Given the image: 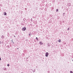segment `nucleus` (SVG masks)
I'll return each mask as SVG.
<instances>
[{
    "instance_id": "obj_5",
    "label": "nucleus",
    "mask_w": 73,
    "mask_h": 73,
    "mask_svg": "<svg viewBox=\"0 0 73 73\" xmlns=\"http://www.w3.org/2000/svg\"><path fill=\"white\" fill-rule=\"evenodd\" d=\"M61 40L60 39H59L58 41L59 42H61Z\"/></svg>"
},
{
    "instance_id": "obj_9",
    "label": "nucleus",
    "mask_w": 73,
    "mask_h": 73,
    "mask_svg": "<svg viewBox=\"0 0 73 73\" xmlns=\"http://www.w3.org/2000/svg\"><path fill=\"white\" fill-rule=\"evenodd\" d=\"M70 73H73V72H72V71H70Z\"/></svg>"
},
{
    "instance_id": "obj_4",
    "label": "nucleus",
    "mask_w": 73,
    "mask_h": 73,
    "mask_svg": "<svg viewBox=\"0 0 73 73\" xmlns=\"http://www.w3.org/2000/svg\"><path fill=\"white\" fill-rule=\"evenodd\" d=\"M39 43H40V45H42L43 44V43L41 42H40Z\"/></svg>"
},
{
    "instance_id": "obj_7",
    "label": "nucleus",
    "mask_w": 73,
    "mask_h": 73,
    "mask_svg": "<svg viewBox=\"0 0 73 73\" xmlns=\"http://www.w3.org/2000/svg\"><path fill=\"white\" fill-rule=\"evenodd\" d=\"M56 12H58V9H56Z\"/></svg>"
},
{
    "instance_id": "obj_13",
    "label": "nucleus",
    "mask_w": 73,
    "mask_h": 73,
    "mask_svg": "<svg viewBox=\"0 0 73 73\" xmlns=\"http://www.w3.org/2000/svg\"><path fill=\"white\" fill-rule=\"evenodd\" d=\"M69 28H68V30H69Z\"/></svg>"
},
{
    "instance_id": "obj_14",
    "label": "nucleus",
    "mask_w": 73,
    "mask_h": 73,
    "mask_svg": "<svg viewBox=\"0 0 73 73\" xmlns=\"http://www.w3.org/2000/svg\"><path fill=\"white\" fill-rule=\"evenodd\" d=\"M17 49H19V48H18Z\"/></svg>"
},
{
    "instance_id": "obj_12",
    "label": "nucleus",
    "mask_w": 73,
    "mask_h": 73,
    "mask_svg": "<svg viewBox=\"0 0 73 73\" xmlns=\"http://www.w3.org/2000/svg\"><path fill=\"white\" fill-rule=\"evenodd\" d=\"M0 44H1V41H0Z\"/></svg>"
},
{
    "instance_id": "obj_3",
    "label": "nucleus",
    "mask_w": 73,
    "mask_h": 73,
    "mask_svg": "<svg viewBox=\"0 0 73 73\" xmlns=\"http://www.w3.org/2000/svg\"><path fill=\"white\" fill-rule=\"evenodd\" d=\"M7 15V13L5 12L4 13V15L5 16Z\"/></svg>"
},
{
    "instance_id": "obj_2",
    "label": "nucleus",
    "mask_w": 73,
    "mask_h": 73,
    "mask_svg": "<svg viewBox=\"0 0 73 73\" xmlns=\"http://www.w3.org/2000/svg\"><path fill=\"white\" fill-rule=\"evenodd\" d=\"M48 55H49V53H48V52H46L45 55L46 57H48Z\"/></svg>"
},
{
    "instance_id": "obj_1",
    "label": "nucleus",
    "mask_w": 73,
    "mask_h": 73,
    "mask_svg": "<svg viewBox=\"0 0 73 73\" xmlns=\"http://www.w3.org/2000/svg\"><path fill=\"white\" fill-rule=\"evenodd\" d=\"M26 28L25 27H23L22 29V31H24L26 30Z\"/></svg>"
},
{
    "instance_id": "obj_6",
    "label": "nucleus",
    "mask_w": 73,
    "mask_h": 73,
    "mask_svg": "<svg viewBox=\"0 0 73 73\" xmlns=\"http://www.w3.org/2000/svg\"><path fill=\"white\" fill-rule=\"evenodd\" d=\"M36 40H37V41H38V38H37V37H36Z\"/></svg>"
},
{
    "instance_id": "obj_10",
    "label": "nucleus",
    "mask_w": 73,
    "mask_h": 73,
    "mask_svg": "<svg viewBox=\"0 0 73 73\" xmlns=\"http://www.w3.org/2000/svg\"><path fill=\"white\" fill-rule=\"evenodd\" d=\"M7 66H9V64H8L7 65Z\"/></svg>"
},
{
    "instance_id": "obj_11",
    "label": "nucleus",
    "mask_w": 73,
    "mask_h": 73,
    "mask_svg": "<svg viewBox=\"0 0 73 73\" xmlns=\"http://www.w3.org/2000/svg\"><path fill=\"white\" fill-rule=\"evenodd\" d=\"M0 60H1V58H0Z\"/></svg>"
},
{
    "instance_id": "obj_8",
    "label": "nucleus",
    "mask_w": 73,
    "mask_h": 73,
    "mask_svg": "<svg viewBox=\"0 0 73 73\" xmlns=\"http://www.w3.org/2000/svg\"><path fill=\"white\" fill-rule=\"evenodd\" d=\"M32 35L31 34H29V36H31V35Z\"/></svg>"
}]
</instances>
